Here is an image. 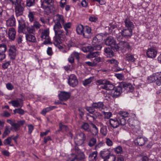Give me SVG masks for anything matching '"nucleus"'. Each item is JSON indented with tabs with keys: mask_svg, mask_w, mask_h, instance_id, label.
<instances>
[{
	"mask_svg": "<svg viewBox=\"0 0 161 161\" xmlns=\"http://www.w3.org/2000/svg\"><path fill=\"white\" fill-rule=\"evenodd\" d=\"M147 141L146 139L140 137H138L135 141V143L136 145L141 146L144 145Z\"/></svg>",
	"mask_w": 161,
	"mask_h": 161,
	"instance_id": "obj_25",
	"label": "nucleus"
},
{
	"mask_svg": "<svg viewBox=\"0 0 161 161\" xmlns=\"http://www.w3.org/2000/svg\"><path fill=\"white\" fill-rule=\"evenodd\" d=\"M109 123L111 127L114 128H116L120 125H124L126 124V120L124 119L119 118H114V119H111L109 120Z\"/></svg>",
	"mask_w": 161,
	"mask_h": 161,
	"instance_id": "obj_4",
	"label": "nucleus"
},
{
	"mask_svg": "<svg viewBox=\"0 0 161 161\" xmlns=\"http://www.w3.org/2000/svg\"><path fill=\"white\" fill-rule=\"evenodd\" d=\"M101 157L104 159L103 161H115L116 156L111 154L110 150L105 149L101 151L100 153Z\"/></svg>",
	"mask_w": 161,
	"mask_h": 161,
	"instance_id": "obj_2",
	"label": "nucleus"
},
{
	"mask_svg": "<svg viewBox=\"0 0 161 161\" xmlns=\"http://www.w3.org/2000/svg\"><path fill=\"white\" fill-rule=\"evenodd\" d=\"M75 150L76 154L72 153L69 156V157L68 159V161H74L75 159H76L77 160H81L85 158V156L84 153L81 151L78 147H75Z\"/></svg>",
	"mask_w": 161,
	"mask_h": 161,
	"instance_id": "obj_3",
	"label": "nucleus"
},
{
	"mask_svg": "<svg viewBox=\"0 0 161 161\" xmlns=\"http://www.w3.org/2000/svg\"><path fill=\"white\" fill-rule=\"evenodd\" d=\"M103 114L104 115L105 118L109 119L111 116L112 114L110 112H103Z\"/></svg>",
	"mask_w": 161,
	"mask_h": 161,
	"instance_id": "obj_63",
	"label": "nucleus"
},
{
	"mask_svg": "<svg viewBox=\"0 0 161 161\" xmlns=\"http://www.w3.org/2000/svg\"><path fill=\"white\" fill-rule=\"evenodd\" d=\"M147 79L148 81L149 82H154L157 80L155 78L154 74L153 75L148 77Z\"/></svg>",
	"mask_w": 161,
	"mask_h": 161,
	"instance_id": "obj_52",
	"label": "nucleus"
},
{
	"mask_svg": "<svg viewBox=\"0 0 161 161\" xmlns=\"http://www.w3.org/2000/svg\"><path fill=\"white\" fill-rule=\"evenodd\" d=\"M47 55L49 56H51L53 54V52L51 47H48L47 50Z\"/></svg>",
	"mask_w": 161,
	"mask_h": 161,
	"instance_id": "obj_61",
	"label": "nucleus"
},
{
	"mask_svg": "<svg viewBox=\"0 0 161 161\" xmlns=\"http://www.w3.org/2000/svg\"><path fill=\"white\" fill-rule=\"evenodd\" d=\"M14 114L18 113L20 115H22L25 114V111L21 108H16L14 110Z\"/></svg>",
	"mask_w": 161,
	"mask_h": 161,
	"instance_id": "obj_44",
	"label": "nucleus"
},
{
	"mask_svg": "<svg viewBox=\"0 0 161 161\" xmlns=\"http://www.w3.org/2000/svg\"><path fill=\"white\" fill-rule=\"evenodd\" d=\"M94 108L92 107H86V110L89 112V113L91 114H93L95 112Z\"/></svg>",
	"mask_w": 161,
	"mask_h": 161,
	"instance_id": "obj_55",
	"label": "nucleus"
},
{
	"mask_svg": "<svg viewBox=\"0 0 161 161\" xmlns=\"http://www.w3.org/2000/svg\"><path fill=\"white\" fill-rule=\"evenodd\" d=\"M55 24L53 26L55 36L53 37V43L56 46L62 43V41L66 39V37L64 31L62 30V24L64 22L63 16L62 15L57 14L54 16Z\"/></svg>",
	"mask_w": 161,
	"mask_h": 161,
	"instance_id": "obj_1",
	"label": "nucleus"
},
{
	"mask_svg": "<svg viewBox=\"0 0 161 161\" xmlns=\"http://www.w3.org/2000/svg\"><path fill=\"white\" fill-rule=\"evenodd\" d=\"M93 79V77H90L88 79L85 80L83 82V85L85 86L87 85L91 82Z\"/></svg>",
	"mask_w": 161,
	"mask_h": 161,
	"instance_id": "obj_50",
	"label": "nucleus"
},
{
	"mask_svg": "<svg viewBox=\"0 0 161 161\" xmlns=\"http://www.w3.org/2000/svg\"><path fill=\"white\" fill-rule=\"evenodd\" d=\"M114 88V85L108 80H106L105 84L102 87V89L106 90H113Z\"/></svg>",
	"mask_w": 161,
	"mask_h": 161,
	"instance_id": "obj_26",
	"label": "nucleus"
},
{
	"mask_svg": "<svg viewBox=\"0 0 161 161\" xmlns=\"http://www.w3.org/2000/svg\"><path fill=\"white\" fill-rule=\"evenodd\" d=\"M125 58L126 60L129 62H134L135 60L133 56L130 54H126L125 55Z\"/></svg>",
	"mask_w": 161,
	"mask_h": 161,
	"instance_id": "obj_34",
	"label": "nucleus"
},
{
	"mask_svg": "<svg viewBox=\"0 0 161 161\" xmlns=\"http://www.w3.org/2000/svg\"><path fill=\"white\" fill-rule=\"evenodd\" d=\"M84 29V27L82 25H77L76 27V31L77 33L79 35H82Z\"/></svg>",
	"mask_w": 161,
	"mask_h": 161,
	"instance_id": "obj_31",
	"label": "nucleus"
},
{
	"mask_svg": "<svg viewBox=\"0 0 161 161\" xmlns=\"http://www.w3.org/2000/svg\"><path fill=\"white\" fill-rule=\"evenodd\" d=\"M8 37L10 40L12 41L14 40L16 37V32L14 28H10L8 31Z\"/></svg>",
	"mask_w": 161,
	"mask_h": 161,
	"instance_id": "obj_20",
	"label": "nucleus"
},
{
	"mask_svg": "<svg viewBox=\"0 0 161 161\" xmlns=\"http://www.w3.org/2000/svg\"><path fill=\"white\" fill-rule=\"evenodd\" d=\"M68 83L70 86L75 87L78 84V81L76 76L74 75H70L69 78Z\"/></svg>",
	"mask_w": 161,
	"mask_h": 161,
	"instance_id": "obj_12",
	"label": "nucleus"
},
{
	"mask_svg": "<svg viewBox=\"0 0 161 161\" xmlns=\"http://www.w3.org/2000/svg\"><path fill=\"white\" fill-rule=\"evenodd\" d=\"M81 50L84 52H87L92 51V47L91 46L83 47Z\"/></svg>",
	"mask_w": 161,
	"mask_h": 161,
	"instance_id": "obj_40",
	"label": "nucleus"
},
{
	"mask_svg": "<svg viewBox=\"0 0 161 161\" xmlns=\"http://www.w3.org/2000/svg\"><path fill=\"white\" fill-rule=\"evenodd\" d=\"M105 142L108 146H111L113 145V142L109 138H106Z\"/></svg>",
	"mask_w": 161,
	"mask_h": 161,
	"instance_id": "obj_58",
	"label": "nucleus"
},
{
	"mask_svg": "<svg viewBox=\"0 0 161 161\" xmlns=\"http://www.w3.org/2000/svg\"><path fill=\"white\" fill-rule=\"evenodd\" d=\"M25 37L27 42L34 43L36 41L35 36L31 34H26Z\"/></svg>",
	"mask_w": 161,
	"mask_h": 161,
	"instance_id": "obj_27",
	"label": "nucleus"
},
{
	"mask_svg": "<svg viewBox=\"0 0 161 161\" xmlns=\"http://www.w3.org/2000/svg\"><path fill=\"white\" fill-rule=\"evenodd\" d=\"M114 151L117 154H121L123 153V149L121 147L118 146L114 149Z\"/></svg>",
	"mask_w": 161,
	"mask_h": 161,
	"instance_id": "obj_43",
	"label": "nucleus"
},
{
	"mask_svg": "<svg viewBox=\"0 0 161 161\" xmlns=\"http://www.w3.org/2000/svg\"><path fill=\"white\" fill-rule=\"evenodd\" d=\"M119 116L118 117L120 119V118L122 119L125 120H126L125 118L127 117L128 116V113L127 112H122L121 111L119 112Z\"/></svg>",
	"mask_w": 161,
	"mask_h": 161,
	"instance_id": "obj_37",
	"label": "nucleus"
},
{
	"mask_svg": "<svg viewBox=\"0 0 161 161\" xmlns=\"http://www.w3.org/2000/svg\"><path fill=\"white\" fill-rule=\"evenodd\" d=\"M102 47V46L101 45V43H99V44L92 47V51L94 50H100L101 49Z\"/></svg>",
	"mask_w": 161,
	"mask_h": 161,
	"instance_id": "obj_56",
	"label": "nucleus"
},
{
	"mask_svg": "<svg viewBox=\"0 0 161 161\" xmlns=\"http://www.w3.org/2000/svg\"><path fill=\"white\" fill-rule=\"evenodd\" d=\"M10 131L9 130V128L7 127H6L2 135V138H4L8 135L10 133Z\"/></svg>",
	"mask_w": 161,
	"mask_h": 161,
	"instance_id": "obj_48",
	"label": "nucleus"
},
{
	"mask_svg": "<svg viewBox=\"0 0 161 161\" xmlns=\"http://www.w3.org/2000/svg\"><path fill=\"white\" fill-rule=\"evenodd\" d=\"M92 35L90 27L88 26L84 27V31L82 36L86 38H89Z\"/></svg>",
	"mask_w": 161,
	"mask_h": 161,
	"instance_id": "obj_19",
	"label": "nucleus"
},
{
	"mask_svg": "<svg viewBox=\"0 0 161 161\" xmlns=\"http://www.w3.org/2000/svg\"><path fill=\"white\" fill-rule=\"evenodd\" d=\"M18 22V32L19 33L23 32L26 28L25 23L24 20L22 19L19 20Z\"/></svg>",
	"mask_w": 161,
	"mask_h": 161,
	"instance_id": "obj_18",
	"label": "nucleus"
},
{
	"mask_svg": "<svg viewBox=\"0 0 161 161\" xmlns=\"http://www.w3.org/2000/svg\"><path fill=\"white\" fill-rule=\"evenodd\" d=\"M7 122L10 124L13 129L15 131H18L19 130V127L17 122H16L15 120H12L10 119L7 120Z\"/></svg>",
	"mask_w": 161,
	"mask_h": 161,
	"instance_id": "obj_21",
	"label": "nucleus"
},
{
	"mask_svg": "<svg viewBox=\"0 0 161 161\" xmlns=\"http://www.w3.org/2000/svg\"><path fill=\"white\" fill-rule=\"evenodd\" d=\"M103 35L102 33L99 34L97 35L95 37L100 42L102 40L103 37Z\"/></svg>",
	"mask_w": 161,
	"mask_h": 161,
	"instance_id": "obj_57",
	"label": "nucleus"
},
{
	"mask_svg": "<svg viewBox=\"0 0 161 161\" xmlns=\"http://www.w3.org/2000/svg\"><path fill=\"white\" fill-rule=\"evenodd\" d=\"M92 106L94 108L98 109L100 110H102L106 108L105 106L102 102L94 103L92 104Z\"/></svg>",
	"mask_w": 161,
	"mask_h": 161,
	"instance_id": "obj_16",
	"label": "nucleus"
},
{
	"mask_svg": "<svg viewBox=\"0 0 161 161\" xmlns=\"http://www.w3.org/2000/svg\"><path fill=\"white\" fill-rule=\"evenodd\" d=\"M86 119L88 121L90 122V124L94 121L95 119V117L94 115H91L90 114H87Z\"/></svg>",
	"mask_w": 161,
	"mask_h": 161,
	"instance_id": "obj_46",
	"label": "nucleus"
},
{
	"mask_svg": "<svg viewBox=\"0 0 161 161\" xmlns=\"http://www.w3.org/2000/svg\"><path fill=\"white\" fill-rule=\"evenodd\" d=\"M12 136L8 137L3 141V143L5 145H8L11 147H13L14 144L12 143Z\"/></svg>",
	"mask_w": 161,
	"mask_h": 161,
	"instance_id": "obj_28",
	"label": "nucleus"
},
{
	"mask_svg": "<svg viewBox=\"0 0 161 161\" xmlns=\"http://www.w3.org/2000/svg\"><path fill=\"white\" fill-rule=\"evenodd\" d=\"M9 55L10 58L12 59H14L16 55V49L14 46H11L9 50Z\"/></svg>",
	"mask_w": 161,
	"mask_h": 161,
	"instance_id": "obj_22",
	"label": "nucleus"
},
{
	"mask_svg": "<svg viewBox=\"0 0 161 161\" xmlns=\"http://www.w3.org/2000/svg\"><path fill=\"white\" fill-rule=\"evenodd\" d=\"M123 86L124 87L128 88L131 90H133L134 89V87L130 83H125L123 85Z\"/></svg>",
	"mask_w": 161,
	"mask_h": 161,
	"instance_id": "obj_51",
	"label": "nucleus"
},
{
	"mask_svg": "<svg viewBox=\"0 0 161 161\" xmlns=\"http://www.w3.org/2000/svg\"><path fill=\"white\" fill-rule=\"evenodd\" d=\"M89 125L87 123H85L81 125V128L85 130H87L88 131H91V130L89 129Z\"/></svg>",
	"mask_w": 161,
	"mask_h": 161,
	"instance_id": "obj_45",
	"label": "nucleus"
},
{
	"mask_svg": "<svg viewBox=\"0 0 161 161\" xmlns=\"http://www.w3.org/2000/svg\"><path fill=\"white\" fill-rule=\"evenodd\" d=\"M56 108L55 106H51L44 108L41 111V114L43 115H45L47 112L52 110Z\"/></svg>",
	"mask_w": 161,
	"mask_h": 161,
	"instance_id": "obj_35",
	"label": "nucleus"
},
{
	"mask_svg": "<svg viewBox=\"0 0 161 161\" xmlns=\"http://www.w3.org/2000/svg\"><path fill=\"white\" fill-rule=\"evenodd\" d=\"M128 122L129 126L134 130V131H136V129L138 128V126L136 125L135 123L138 122V121L133 118H130L128 119Z\"/></svg>",
	"mask_w": 161,
	"mask_h": 161,
	"instance_id": "obj_17",
	"label": "nucleus"
},
{
	"mask_svg": "<svg viewBox=\"0 0 161 161\" xmlns=\"http://www.w3.org/2000/svg\"><path fill=\"white\" fill-rule=\"evenodd\" d=\"M9 103L11 104L15 107H21L23 106L22 104L20 103L18 100H12L9 102Z\"/></svg>",
	"mask_w": 161,
	"mask_h": 161,
	"instance_id": "obj_32",
	"label": "nucleus"
},
{
	"mask_svg": "<svg viewBox=\"0 0 161 161\" xmlns=\"http://www.w3.org/2000/svg\"><path fill=\"white\" fill-rule=\"evenodd\" d=\"M63 25V27L66 31V32H64L65 36L66 35H67L68 33V29L70 28L71 26V24L70 22H68L66 23H65L64 22V24H62Z\"/></svg>",
	"mask_w": 161,
	"mask_h": 161,
	"instance_id": "obj_36",
	"label": "nucleus"
},
{
	"mask_svg": "<svg viewBox=\"0 0 161 161\" xmlns=\"http://www.w3.org/2000/svg\"><path fill=\"white\" fill-rule=\"evenodd\" d=\"M101 133L104 136H105L107 133V128L103 127L101 128L100 130Z\"/></svg>",
	"mask_w": 161,
	"mask_h": 161,
	"instance_id": "obj_59",
	"label": "nucleus"
},
{
	"mask_svg": "<svg viewBox=\"0 0 161 161\" xmlns=\"http://www.w3.org/2000/svg\"><path fill=\"white\" fill-rule=\"evenodd\" d=\"M146 53L148 57L153 58L156 57L157 51L153 48H150L147 50Z\"/></svg>",
	"mask_w": 161,
	"mask_h": 161,
	"instance_id": "obj_13",
	"label": "nucleus"
},
{
	"mask_svg": "<svg viewBox=\"0 0 161 161\" xmlns=\"http://www.w3.org/2000/svg\"><path fill=\"white\" fill-rule=\"evenodd\" d=\"M27 126L28 127V133L29 134H31L34 129V127L31 124L28 125Z\"/></svg>",
	"mask_w": 161,
	"mask_h": 161,
	"instance_id": "obj_62",
	"label": "nucleus"
},
{
	"mask_svg": "<svg viewBox=\"0 0 161 161\" xmlns=\"http://www.w3.org/2000/svg\"><path fill=\"white\" fill-rule=\"evenodd\" d=\"M86 138V136L83 132L77 133L74 138L75 143L77 145H81L84 143Z\"/></svg>",
	"mask_w": 161,
	"mask_h": 161,
	"instance_id": "obj_6",
	"label": "nucleus"
},
{
	"mask_svg": "<svg viewBox=\"0 0 161 161\" xmlns=\"http://www.w3.org/2000/svg\"><path fill=\"white\" fill-rule=\"evenodd\" d=\"M97 152L96 151H94L89 156V161H95L97 159Z\"/></svg>",
	"mask_w": 161,
	"mask_h": 161,
	"instance_id": "obj_29",
	"label": "nucleus"
},
{
	"mask_svg": "<svg viewBox=\"0 0 161 161\" xmlns=\"http://www.w3.org/2000/svg\"><path fill=\"white\" fill-rule=\"evenodd\" d=\"M105 44L106 45L111 46L116 50L119 48V46L116 43L115 40L112 36L108 37L105 40Z\"/></svg>",
	"mask_w": 161,
	"mask_h": 161,
	"instance_id": "obj_7",
	"label": "nucleus"
},
{
	"mask_svg": "<svg viewBox=\"0 0 161 161\" xmlns=\"http://www.w3.org/2000/svg\"><path fill=\"white\" fill-rule=\"evenodd\" d=\"M89 20L91 21L95 22L97 20V18L94 15H92L90 16Z\"/></svg>",
	"mask_w": 161,
	"mask_h": 161,
	"instance_id": "obj_60",
	"label": "nucleus"
},
{
	"mask_svg": "<svg viewBox=\"0 0 161 161\" xmlns=\"http://www.w3.org/2000/svg\"><path fill=\"white\" fill-rule=\"evenodd\" d=\"M91 125L92 127L91 131L92 133L94 135H97L98 132V129L97 127L93 123H91Z\"/></svg>",
	"mask_w": 161,
	"mask_h": 161,
	"instance_id": "obj_33",
	"label": "nucleus"
},
{
	"mask_svg": "<svg viewBox=\"0 0 161 161\" xmlns=\"http://www.w3.org/2000/svg\"><path fill=\"white\" fill-rule=\"evenodd\" d=\"M96 139L94 138H91L88 143V145L90 147H92L94 145L96 142Z\"/></svg>",
	"mask_w": 161,
	"mask_h": 161,
	"instance_id": "obj_54",
	"label": "nucleus"
},
{
	"mask_svg": "<svg viewBox=\"0 0 161 161\" xmlns=\"http://www.w3.org/2000/svg\"><path fill=\"white\" fill-rule=\"evenodd\" d=\"M122 92V88L120 86H117L112 90V97L116 98L119 96Z\"/></svg>",
	"mask_w": 161,
	"mask_h": 161,
	"instance_id": "obj_15",
	"label": "nucleus"
},
{
	"mask_svg": "<svg viewBox=\"0 0 161 161\" xmlns=\"http://www.w3.org/2000/svg\"><path fill=\"white\" fill-rule=\"evenodd\" d=\"M24 8L21 5V3L15 6V12L17 16L22 14Z\"/></svg>",
	"mask_w": 161,
	"mask_h": 161,
	"instance_id": "obj_23",
	"label": "nucleus"
},
{
	"mask_svg": "<svg viewBox=\"0 0 161 161\" xmlns=\"http://www.w3.org/2000/svg\"><path fill=\"white\" fill-rule=\"evenodd\" d=\"M106 80L102 79L97 80L95 81V83L97 85H102L101 87L102 88V87L105 84Z\"/></svg>",
	"mask_w": 161,
	"mask_h": 161,
	"instance_id": "obj_42",
	"label": "nucleus"
},
{
	"mask_svg": "<svg viewBox=\"0 0 161 161\" xmlns=\"http://www.w3.org/2000/svg\"><path fill=\"white\" fill-rule=\"evenodd\" d=\"M106 62L108 64H111L115 68L117 67L114 70V71L116 72L123 70V69L122 68L117 67L119 63L117 60L115 59L112 58L111 59H108L107 60Z\"/></svg>",
	"mask_w": 161,
	"mask_h": 161,
	"instance_id": "obj_10",
	"label": "nucleus"
},
{
	"mask_svg": "<svg viewBox=\"0 0 161 161\" xmlns=\"http://www.w3.org/2000/svg\"><path fill=\"white\" fill-rule=\"evenodd\" d=\"M53 3V0H44L42 4L41 7L45 10H47V13H50Z\"/></svg>",
	"mask_w": 161,
	"mask_h": 161,
	"instance_id": "obj_8",
	"label": "nucleus"
},
{
	"mask_svg": "<svg viewBox=\"0 0 161 161\" xmlns=\"http://www.w3.org/2000/svg\"><path fill=\"white\" fill-rule=\"evenodd\" d=\"M99 53L98 52H91L89 53L86 56L87 58H92L97 57L99 55Z\"/></svg>",
	"mask_w": 161,
	"mask_h": 161,
	"instance_id": "obj_38",
	"label": "nucleus"
},
{
	"mask_svg": "<svg viewBox=\"0 0 161 161\" xmlns=\"http://www.w3.org/2000/svg\"><path fill=\"white\" fill-rule=\"evenodd\" d=\"M133 30L131 29L124 28L120 32V36L122 38L124 37L125 38H130L132 35Z\"/></svg>",
	"mask_w": 161,
	"mask_h": 161,
	"instance_id": "obj_9",
	"label": "nucleus"
},
{
	"mask_svg": "<svg viewBox=\"0 0 161 161\" xmlns=\"http://www.w3.org/2000/svg\"><path fill=\"white\" fill-rule=\"evenodd\" d=\"M124 24L127 29H131L133 30L134 28V25L133 22L130 20V18L127 17L126 18L124 19Z\"/></svg>",
	"mask_w": 161,
	"mask_h": 161,
	"instance_id": "obj_14",
	"label": "nucleus"
},
{
	"mask_svg": "<svg viewBox=\"0 0 161 161\" xmlns=\"http://www.w3.org/2000/svg\"><path fill=\"white\" fill-rule=\"evenodd\" d=\"M13 5L15 6L21 3L20 0H9Z\"/></svg>",
	"mask_w": 161,
	"mask_h": 161,
	"instance_id": "obj_64",
	"label": "nucleus"
},
{
	"mask_svg": "<svg viewBox=\"0 0 161 161\" xmlns=\"http://www.w3.org/2000/svg\"><path fill=\"white\" fill-rule=\"evenodd\" d=\"M58 96L60 100L66 101L69 98L70 94L69 92L61 91L58 94Z\"/></svg>",
	"mask_w": 161,
	"mask_h": 161,
	"instance_id": "obj_11",
	"label": "nucleus"
},
{
	"mask_svg": "<svg viewBox=\"0 0 161 161\" xmlns=\"http://www.w3.org/2000/svg\"><path fill=\"white\" fill-rule=\"evenodd\" d=\"M7 48L6 45L4 44H2L0 45V53L5 54Z\"/></svg>",
	"mask_w": 161,
	"mask_h": 161,
	"instance_id": "obj_41",
	"label": "nucleus"
},
{
	"mask_svg": "<svg viewBox=\"0 0 161 161\" xmlns=\"http://www.w3.org/2000/svg\"><path fill=\"white\" fill-rule=\"evenodd\" d=\"M11 61H5V62L3 63L2 65V67L4 69H7L9 66L10 65L11 63Z\"/></svg>",
	"mask_w": 161,
	"mask_h": 161,
	"instance_id": "obj_53",
	"label": "nucleus"
},
{
	"mask_svg": "<svg viewBox=\"0 0 161 161\" xmlns=\"http://www.w3.org/2000/svg\"><path fill=\"white\" fill-rule=\"evenodd\" d=\"M49 29H46L42 30L41 34L40 37L42 39H44L43 44L45 45L52 44L50 38L49 36Z\"/></svg>",
	"mask_w": 161,
	"mask_h": 161,
	"instance_id": "obj_5",
	"label": "nucleus"
},
{
	"mask_svg": "<svg viewBox=\"0 0 161 161\" xmlns=\"http://www.w3.org/2000/svg\"><path fill=\"white\" fill-rule=\"evenodd\" d=\"M6 25L8 26H14L16 25L15 19L13 15L6 21Z\"/></svg>",
	"mask_w": 161,
	"mask_h": 161,
	"instance_id": "obj_24",
	"label": "nucleus"
},
{
	"mask_svg": "<svg viewBox=\"0 0 161 161\" xmlns=\"http://www.w3.org/2000/svg\"><path fill=\"white\" fill-rule=\"evenodd\" d=\"M36 12L34 11H31L30 10L29 12L28 16L29 18V20L31 22H32L34 20V15H35Z\"/></svg>",
	"mask_w": 161,
	"mask_h": 161,
	"instance_id": "obj_39",
	"label": "nucleus"
},
{
	"mask_svg": "<svg viewBox=\"0 0 161 161\" xmlns=\"http://www.w3.org/2000/svg\"><path fill=\"white\" fill-rule=\"evenodd\" d=\"M59 131H67L68 129V127L66 125H62L61 123L59 124Z\"/></svg>",
	"mask_w": 161,
	"mask_h": 161,
	"instance_id": "obj_47",
	"label": "nucleus"
},
{
	"mask_svg": "<svg viewBox=\"0 0 161 161\" xmlns=\"http://www.w3.org/2000/svg\"><path fill=\"white\" fill-rule=\"evenodd\" d=\"M35 3V0H26V6L30 7L34 6Z\"/></svg>",
	"mask_w": 161,
	"mask_h": 161,
	"instance_id": "obj_49",
	"label": "nucleus"
},
{
	"mask_svg": "<svg viewBox=\"0 0 161 161\" xmlns=\"http://www.w3.org/2000/svg\"><path fill=\"white\" fill-rule=\"evenodd\" d=\"M104 52L106 54L107 57L111 58L114 56V53L110 47H108L105 48Z\"/></svg>",
	"mask_w": 161,
	"mask_h": 161,
	"instance_id": "obj_30",
	"label": "nucleus"
}]
</instances>
